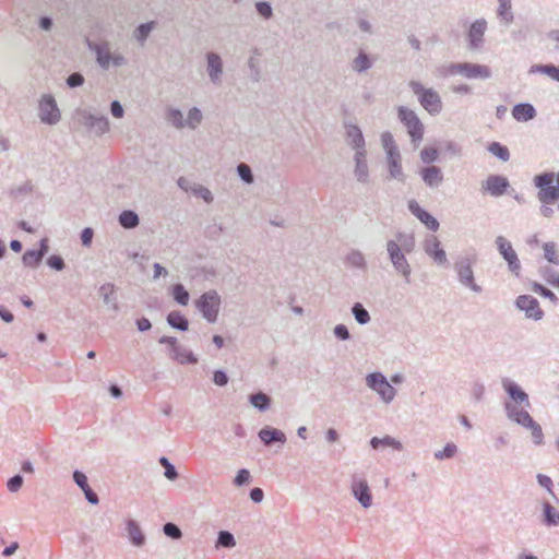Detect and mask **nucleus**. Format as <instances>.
I'll use <instances>...</instances> for the list:
<instances>
[{"instance_id": "31", "label": "nucleus", "mask_w": 559, "mask_h": 559, "mask_svg": "<svg viewBox=\"0 0 559 559\" xmlns=\"http://www.w3.org/2000/svg\"><path fill=\"white\" fill-rule=\"evenodd\" d=\"M118 222L124 229H134L140 224V217L132 210H123L118 216Z\"/></svg>"}, {"instance_id": "27", "label": "nucleus", "mask_w": 559, "mask_h": 559, "mask_svg": "<svg viewBox=\"0 0 559 559\" xmlns=\"http://www.w3.org/2000/svg\"><path fill=\"white\" fill-rule=\"evenodd\" d=\"M344 263L347 267L357 269L359 271H367V261L364 253L358 249H352L344 258Z\"/></svg>"}, {"instance_id": "34", "label": "nucleus", "mask_w": 559, "mask_h": 559, "mask_svg": "<svg viewBox=\"0 0 559 559\" xmlns=\"http://www.w3.org/2000/svg\"><path fill=\"white\" fill-rule=\"evenodd\" d=\"M253 55L248 59L249 78L252 82L258 83L261 80V70L259 67L258 57L261 55L258 48L252 50Z\"/></svg>"}, {"instance_id": "36", "label": "nucleus", "mask_w": 559, "mask_h": 559, "mask_svg": "<svg viewBox=\"0 0 559 559\" xmlns=\"http://www.w3.org/2000/svg\"><path fill=\"white\" fill-rule=\"evenodd\" d=\"M168 324L179 331H187L189 328L188 319L179 311H171L167 316Z\"/></svg>"}, {"instance_id": "60", "label": "nucleus", "mask_w": 559, "mask_h": 559, "mask_svg": "<svg viewBox=\"0 0 559 559\" xmlns=\"http://www.w3.org/2000/svg\"><path fill=\"white\" fill-rule=\"evenodd\" d=\"M528 430H531L532 440L536 445H540L544 443L543 429L537 421Z\"/></svg>"}, {"instance_id": "12", "label": "nucleus", "mask_w": 559, "mask_h": 559, "mask_svg": "<svg viewBox=\"0 0 559 559\" xmlns=\"http://www.w3.org/2000/svg\"><path fill=\"white\" fill-rule=\"evenodd\" d=\"M516 307L525 312L526 318L535 321L542 320L544 311L539 307L538 300L531 295H521L516 298Z\"/></svg>"}, {"instance_id": "2", "label": "nucleus", "mask_w": 559, "mask_h": 559, "mask_svg": "<svg viewBox=\"0 0 559 559\" xmlns=\"http://www.w3.org/2000/svg\"><path fill=\"white\" fill-rule=\"evenodd\" d=\"M409 87L417 96L419 104L430 115H438L441 112L442 100L440 95L433 88H427L418 81H411Z\"/></svg>"}, {"instance_id": "44", "label": "nucleus", "mask_w": 559, "mask_h": 559, "mask_svg": "<svg viewBox=\"0 0 559 559\" xmlns=\"http://www.w3.org/2000/svg\"><path fill=\"white\" fill-rule=\"evenodd\" d=\"M236 545L234 535L228 531H219L216 539V548H233Z\"/></svg>"}, {"instance_id": "30", "label": "nucleus", "mask_w": 559, "mask_h": 559, "mask_svg": "<svg viewBox=\"0 0 559 559\" xmlns=\"http://www.w3.org/2000/svg\"><path fill=\"white\" fill-rule=\"evenodd\" d=\"M369 443L373 450H378L380 448H386V447L392 448L396 451H401L403 449L402 442L389 435L384 436L383 438L372 437L370 439Z\"/></svg>"}, {"instance_id": "49", "label": "nucleus", "mask_w": 559, "mask_h": 559, "mask_svg": "<svg viewBox=\"0 0 559 559\" xmlns=\"http://www.w3.org/2000/svg\"><path fill=\"white\" fill-rule=\"evenodd\" d=\"M499 9L498 15L506 21V23H511L513 21V14L511 12V0H498Z\"/></svg>"}, {"instance_id": "21", "label": "nucleus", "mask_w": 559, "mask_h": 559, "mask_svg": "<svg viewBox=\"0 0 559 559\" xmlns=\"http://www.w3.org/2000/svg\"><path fill=\"white\" fill-rule=\"evenodd\" d=\"M386 164L389 170V178L396 179L403 182L405 180V174L403 173L402 169L400 152L389 153L386 155Z\"/></svg>"}, {"instance_id": "15", "label": "nucleus", "mask_w": 559, "mask_h": 559, "mask_svg": "<svg viewBox=\"0 0 559 559\" xmlns=\"http://www.w3.org/2000/svg\"><path fill=\"white\" fill-rule=\"evenodd\" d=\"M487 29V22L485 19H479L473 22L467 32L468 48L477 50L484 45V36Z\"/></svg>"}, {"instance_id": "57", "label": "nucleus", "mask_w": 559, "mask_h": 559, "mask_svg": "<svg viewBox=\"0 0 559 559\" xmlns=\"http://www.w3.org/2000/svg\"><path fill=\"white\" fill-rule=\"evenodd\" d=\"M439 152L435 147H424L420 152V158L425 164H431L438 159Z\"/></svg>"}, {"instance_id": "41", "label": "nucleus", "mask_w": 559, "mask_h": 559, "mask_svg": "<svg viewBox=\"0 0 559 559\" xmlns=\"http://www.w3.org/2000/svg\"><path fill=\"white\" fill-rule=\"evenodd\" d=\"M43 257L40 252H37L35 249L26 250L22 255V262L27 267H37L43 261Z\"/></svg>"}, {"instance_id": "62", "label": "nucleus", "mask_w": 559, "mask_h": 559, "mask_svg": "<svg viewBox=\"0 0 559 559\" xmlns=\"http://www.w3.org/2000/svg\"><path fill=\"white\" fill-rule=\"evenodd\" d=\"M257 12L264 19H270L273 15L272 7L266 1H259L255 3Z\"/></svg>"}, {"instance_id": "50", "label": "nucleus", "mask_w": 559, "mask_h": 559, "mask_svg": "<svg viewBox=\"0 0 559 559\" xmlns=\"http://www.w3.org/2000/svg\"><path fill=\"white\" fill-rule=\"evenodd\" d=\"M159 464L164 467V475L169 480H175L178 478V472L174 464L166 456H162L158 460Z\"/></svg>"}, {"instance_id": "39", "label": "nucleus", "mask_w": 559, "mask_h": 559, "mask_svg": "<svg viewBox=\"0 0 559 559\" xmlns=\"http://www.w3.org/2000/svg\"><path fill=\"white\" fill-rule=\"evenodd\" d=\"M155 27V22H147L140 24L133 32V37L143 45L147 37L150 36L151 32Z\"/></svg>"}, {"instance_id": "13", "label": "nucleus", "mask_w": 559, "mask_h": 559, "mask_svg": "<svg viewBox=\"0 0 559 559\" xmlns=\"http://www.w3.org/2000/svg\"><path fill=\"white\" fill-rule=\"evenodd\" d=\"M504 411L508 419L526 429H530L536 423L526 409L520 408L511 402L504 403Z\"/></svg>"}, {"instance_id": "24", "label": "nucleus", "mask_w": 559, "mask_h": 559, "mask_svg": "<svg viewBox=\"0 0 559 559\" xmlns=\"http://www.w3.org/2000/svg\"><path fill=\"white\" fill-rule=\"evenodd\" d=\"M512 116L516 121L526 122L536 117V109L530 103H520L512 108Z\"/></svg>"}, {"instance_id": "59", "label": "nucleus", "mask_w": 559, "mask_h": 559, "mask_svg": "<svg viewBox=\"0 0 559 559\" xmlns=\"http://www.w3.org/2000/svg\"><path fill=\"white\" fill-rule=\"evenodd\" d=\"M23 483H24L23 476L20 474H16V475L12 476L11 478H9V480L7 481L8 490L11 492L19 491L22 488Z\"/></svg>"}, {"instance_id": "35", "label": "nucleus", "mask_w": 559, "mask_h": 559, "mask_svg": "<svg viewBox=\"0 0 559 559\" xmlns=\"http://www.w3.org/2000/svg\"><path fill=\"white\" fill-rule=\"evenodd\" d=\"M543 522L547 526L559 525V511L549 502L543 503Z\"/></svg>"}, {"instance_id": "61", "label": "nucleus", "mask_w": 559, "mask_h": 559, "mask_svg": "<svg viewBox=\"0 0 559 559\" xmlns=\"http://www.w3.org/2000/svg\"><path fill=\"white\" fill-rule=\"evenodd\" d=\"M33 191V185L31 181H25L24 183L17 186V187H14L11 189V194L14 197V198H19L21 195H25V194H28Z\"/></svg>"}, {"instance_id": "29", "label": "nucleus", "mask_w": 559, "mask_h": 559, "mask_svg": "<svg viewBox=\"0 0 559 559\" xmlns=\"http://www.w3.org/2000/svg\"><path fill=\"white\" fill-rule=\"evenodd\" d=\"M170 357L178 361L179 364L183 365V364H197L198 362V358L193 355V353L191 350H189L188 348L181 346L180 344L176 345L171 350H170Z\"/></svg>"}, {"instance_id": "10", "label": "nucleus", "mask_w": 559, "mask_h": 559, "mask_svg": "<svg viewBox=\"0 0 559 559\" xmlns=\"http://www.w3.org/2000/svg\"><path fill=\"white\" fill-rule=\"evenodd\" d=\"M38 110V116L41 122L46 124L53 126L58 123L61 119V114L58 108L57 102L55 97L50 94L43 95L41 99L39 100Z\"/></svg>"}, {"instance_id": "25", "label": "nucleus", "mask_w": 559, "mask_h": 559, "mask_svg": "<svg viewBox=\"0 0 559 559\" xmlns=\"http://www.w3.org/2000/svg\"><path fill=\"white\" fill-rule=\"evenodd\" d=\"M98 294L105 305L109 306L114 311L119 310L116 287L111 283H105L98 288Z\"/></svg>"}, {"instance_id": "11", "label": "nucleus", "mask_w": 559, "mask_h": 559, "mask_svg": "<svg viewBox=\"0 0 559 559\" xmlns=\"http://www.w3.org/2000/svg\"><path fill=\"white\" fill-rule=\"evenodd\" d=\"M509 188L510 182L508 178L502 175H489L481 182V191L493 198L502 197L508 192Z\"/></svg>"}, {"instance_id": "58", "label": "nucleus", "mask_w": 559, "mask_h": 559, "mask_svg": "<svg viewBox=\"0 0 559 559\" xmlns=\"http://www.w3.org/2000/svg\"><path fill=\"white\" fill-rule=\"evenodd\" d=\"M556 68V64H552V63H547V64H533L530 70H528V73L530 74H534V73H542V74H545L547 76L550 78L554 69Z\"/></svg>"}, {"instance_id": "52", "label": "nucleus", "mask_w": 559, "mask_h": 559, "mask_svg": "<svg viewBox=\"0 0 559 559\" xmlns=\"http://www.w3.org/2000/svg\"><path fill=\"white\" fill-rule=\"evenodd\" d=\"M532 290L552 302L558 301V297L550 289L537 282L532 283Z\"/></svg>"}, {"instance_id": "63", "label": "nucleus", "mask_w": 559, "mask_h": 559, "mask_svg": "<svg viewBox=\"0 0 559 559\" xmlns=\"http://www.w3.org/2000/svg\"><path fill=\"white\" fill-rule=\"evenodd\" d=\"M46 262L50 269L56 271H62L66 266L62 257L58 254L50 255Z\"/></svg>"}, {"instance_id": "3", "label": "nucleus", "mask_w": 559, "mask_h": 559, "mask_svg": "<svg viewBox=\"0 0 559 559\" xmlns=\"http://www.w3.org/2000/svg\"><path fill=\"white\" fill-rule=\"evenodd\" d=\"M195 308L202 313V317L210 323L217 321L221 296L214 289L203 293L195 301Z\"/></svg>"}, {"instance_id": "51", "label": "nucleus", "mask_w": 559, "mask_h": 559, "mask_svg": "<svg viewBox=\"0 0 559 559\" xmlns=\"http://www.w3.org/2000/svg\"><path fill=\"white\" fill-rule=\"evenodd\" d=\"M457 453L456 444L449 442L442 450L435 452L436 460L452 459Z\"/></svg>"}, {"instance_id": "18", "label": "nucleus", "mask_w": 559, "mask_h": 559, "mask_svg": "<svg viewBox=\"0 0 559 559\" xmlns=\"http://www.w3.org/2000/svg\"><path fill=\"white\" fill-rule=\"evenodd\" d=\"M502 388L509 397L514 402L513 404H521L526 407L531 406L528 394L514 381L504 379L502 381Z\"/></svg>"}, {"instance_id": "5", "label": "nucleus", "mask_w": 559, "mask_h": 559, "mask_svg": "<svg viewBox=\"0 0 559 559\" xmlns=\"http://www.w3.org/2000/svg\"><path fill=\"white\" fill-rule=\"evenodd\" d=\"M397 115L401 122L406 127L414 146L417 147L424 136L423 122L414 110L405 106H400L397 108Z\"/></svg>"}, {"instance_id": "56", "label": "nucleus", "mask_w": 559, "mask_h": 559, "mask_svg": "<svg viewBox=\"0 0 559 559\" xmlns=\"http://www.w3.org/2000/svg\"><path fill=\"white\" fill-rule=\"evenodd\" d=\"M192 193L194 195L203 199L207 204L212 203L214 200L212 192L207 188H205L201 185H194L193 189H192Z\"/></svg>"}, {"instance_id": "37", "label": "nucleus", "mask_w": 559, "mask_h": 559, "mask_svg": "<svg viewBox=\"0 0 559 559\" xmlns=\"http://www.w3.org/2000/svg\"><path fill=\"white\" fill-rule=\"evenodd\" d=\"M395 237H396L395 241L399 243V246H401L402 251H404L406 253H411L414 251L416 241H415V237L413 234H406V233L399 231L395 235Z\"/></svg>"}, {"instance_id": "20", "label": "nucleus", "mask_w": 559, "mask_h": 559, "mask_svg": "<svg viewBox=\"0 0 559 559\" xmlns=\"http://www.w3.org/2000/svg\"><path fill=\"white\" fill-rule=\"evenodd\" d=\"M258 436L264 445H271L276 442L284 444L287 440L285 433L282 430L270 426L262 428L258 432Z\"/></svg>"}, {"instance_id": "40", "label": "nucleus", "mask_w": 559, "mask_h": 559, "mask_svg": "<svg viewBox=\"0 0 559 559\" xmlns=\"http://www.w3.org/2000/svg\"><path fill=\"white\" fill-rule=\"evenodd\" d=\"M352 313L356 322L360 325H365L370 322V314L368 310L360 304L355 302L352 307Z\"/></svg>"}, {"instance_id": "46", "label": "nucleus", "mask_w": 559, "mask_h": 559, "mask_svg": "<svg viewBox=\"0 0 559 559\" xmlns=\"http://www.w3.org/2000/svg\"><path fill=\"white\" fill-rule=\"evenodd\" d=\"M203 115L202 111L198 107H192L188 112V118L186 120V127L194 130L202 122Z\"/></svg>"}, {"instance_id": "28", "label": "nucleus", "mask_w": 559, "mask_h": 559, "mask_svg": "<svg viewBox=\"0 0 559 559\" xmlns=\"http://www.w3.org/2000/svg\"><path fill=\"white\" fill-rule=\"evenodd\" d=\"M127 534L131 544L135 547H142L145 544V535L143 534L139 523L134 520L127 522Z\"/></svg>"}, {"instance_id": "26", "label": "nucleus", "mask_w": 559, "mask_h": 559, "mask_svg": "<svg viewBox=\"0 0 559 559\" xmlns=\"http://www.w3.org/2000/svg\"><path fill=\"white\" fill-rule=\"evenodd\" d=\"M88 47L96 53V61L100 68L107 70L111 62V53L108 48V44H92L88 43Z\"/></svg>"}, {"instance_id": "1", "label": "nucleus", "mask_w": 559, "mask_h": 559, "mask_svg": "<svg viewBox=\"0 0 559 559\" xmlns=\"http://www.w3.org/2000/svg\"><path fill=\"white\" fill-rule=\"evenodd\" d=\"M440 75L450 76L461 74L467 79L487 80L491 76L489 67L471 62L451 63L439 69Z\"/></svg>"}, {"instance_id": "16", "label": "nucleus", "mask_w": 559, "mask_h": 559, "mask_svg": "<svg viewBox=\"0 0 559 559\" xmlns=\"http://www.w3.org/2000/svg\"><path fill=\"white\" fill-rule=\"evenodd\" d=\"M206 60V72L211 83L219 85L222 83L223 75V60L221 56L214 51H210L205 55Z\"/></svg>"}, {"instance_id": "55", "label": "nucleus", "mask_w": 559, "mask_h": 559, "mask_svg": "<svg viewBox=\"0 0 559 559\" xmlns=\"http://www.w3.org/2000/svg\"><path fill=\"white\" fill-rule=\"evenodd\" d=\"M381 142H382L383 148L385 150L386 155L389 153L400 152L397 146L395 145L393 135L390 132H384L381 135Z\"/></svg>"}, {"instance_id": "48", "label": "nucleus", "mask_w": 559, "mask_h": 559, "mask_svg": "<svg viewBox=\"0 0 559 559\" xmlns=\"http://www.w3.org/2000/svg\"><path fill=\"white\" fill-rule=\"evenodd\" d=\"M540 275L543 278L554 287L559 286V273L551 266H545L540 269Z\"/></svg>"}, {"instance_id": "14", "label": "nucleus", "mask_w": 559, "mask_h": 559, "mask_svg": "<svg viewBox=\"0 0 559 559\" xmlns=\"http://www.w3.org/2000/svg\"><path fill=\"white\" fill-rule=\"evenodd\" d=\"M352 493L362 508H369L372 504V496L368 483L364 478L353 477Z\"/></svg>"}, {"instance_id": "8", "label": "nucleus", "mask_w": 559, "mask_h": 559, "mask_svg": "<svg viewBox=\"0 0 559 559\" xmlns=\"http://www.w3.org/2000/svg\"><path fill=\"white\" fill-rule=\"evenodd\" d=\"M366 384L377 392L386 404L391 403L396 395V390L381 372L376 371L367 374Z\"/></svg>"}, {"instance_id": "43", "label": "nucleus", "mask_w": 559, "mask_h": 559, "mask_svg": "<svg viewBox=\"0 0 559 559\" xmlns=\"http://www.w3.org/2000/svg\"><path fill=\"white\" fill-rule=\"evenodd\" d=\"M544 257L545 259L552 264H559V250L557 249V245L552 241L545 242L543 245Z\"/></svg>"}, {"instance_id": "53", "label": "nucleus", "mask_w": 559, "mask_h": 559, "mask_svg": "<svg viewBox=\"0 0 559 559\" xmlns=\"http://www.w3.org/2000/svg\"><path fill=\"white\" fill-rule=\"evenodd\" d=\"M163 533L171 539H180L182 536L180 527L173 522H167L163 525Z\"/></svg>"}, {"instance_id": "64", "label": "nucleus", "mask_w": 559, "mask_h": 559, "mask_svg": "<svg viewBox=\"0 0 559 559\" xmlns=\"http://www.w3.org/2000/svg\"><path fill=\"white\" fill-rule=\"evenodd\" d=\"M334 336L340 341H347L350 338V333L345 324H336L333 329Z\"/></svg>"}, {"instance_id": "45", "label": "nucleus", "mask_w": 559, "mask_h": 559, "mask_svg": "<svg viewBox=\"0 0 559 559\" xmlns=\"http://www.w3.org/2000/svg\"><path fill=\"white\" fill-rule=\"evenodd\" d=\"M173 298L181 306H187L189 302V293L180 283L175 284L171 289Z\"/></svg>"}, {"instance_id": "42", "label": "nucleus", "mask_w": 559, "mask_h": 559, "mask_svg": "<svg viewBox=\"0 0 559 559\" xmlns=\"http://www.w3.org/2000/svg\"><path fill=\"white\" fill-rule=\"evenodd\" d=\"M488 152L502 162H508L510 159L509 148L499 142H491L488 145Z\"/></svg>"}, {"instance_id": "6", "label": "nucleus", "mask_w": 559, "mask_h": 559, "mask_svg": "<svg viewBox=\"0 0 559 559\" xmlns=\"http://www.w3.org/2000/svg\"><path fill=\"white\" fill-rule=\"evenodd\" d=\"M74 116L81 124L96 136L109 131V120L106 116H96L82 108L76 109Z\"/></svg>"}, {"instance_id": "23", "label": "nucleus", "mask_w": 559, "mask_h": 559, "mask_svg": "<svg viewBox=\"0 0 559 559\" xmlns=\"http://www.w3.org/2000/svg\"><path fill=\"white\" fill-rule=\"evenodd\" d=\"M346 142L352 148H361L366 146L364 134L357 124L345 122Z\"/></svg>"}, {"instance_id": "19", "label": "nucleus", "mask_w": 559, "mask_h": 559, "mask_svg": "<svg viewBox=\"0 0 559 559\" xmlns=\"http://www.w3.org/2000/svg\"><path fill=\"white\" fill-rule=\"evenodd\" d=\"M409 212L418 218L429 230L436 231L439 228V222L429 212L424 210L415 200L408 202Z\"/></svg>"}, {"instance_id": "7", "label": "nucleus", "mask_w": 559, "mask_h": 559, "mask_svg": "<svg viewBox=\"0 0 559 559\" xmlns=\"http://www.w3.org/2000/svg\"><path fill=\"white\" fill-rule=\"evenodd\" d=\"M475 263V258L460 257L454 263V270L457 274L459 282L473 290L474 293H481V287L475 282L474 271L472 269Z\"/></svg>"}, {"instance_id": "38", "label": "nucleus", "mask_w": 559, "mask_h": 559, "mask_svg": "<svg viewBox=\"0 0 559 559\" xmlns=\"http://www.w3.org/2000/svg\"><path fill=\"white\" fill-rule=\"evenodd\" d=\"M165 119L176 129H183L186 127L183 115L177 108L169 107L166 111Z\"/></svg>"}, {"instance_id": "9", "label": "nucleus", "mask_w": 559, "mask_h": 559, "mask_svg": "<svg viewBox=\"0 0 559 559\" xmlns=\"http://www.w3.org/2000/svg\"><path fill=\"white\" fill-rule=\"evenodd\" d=\"M495 243L498 252L507 262L509 271L515 276H519L521 262L511 242L506 237L498 236L495 240Z\"/></svg>"}, {"instance_id": "54", "label": "nucleus", "mask_w": 559, "mask_h": 559, "mask_svg": "<svg viewBox=\"0 0 559 559\" xmlns=\"http://www.w3.org/2000/svg\"><path fill=\"white\" fill-rule=\"evenodd\" d=\"M237 173L240 179L246 183H252L254 180L251 168L247 164H239L237 166Z\"/></svg>"}, {"instance_id": "47", "label": "nucleus", "mask_w": 559, "mask_h": 559, "mask_svg": "<svg viewBox=\"0 0 559 559\" xmlns=\"http://www.w3.org/2000/svg\"><path fill=\"white\" fill-rule=\"evenodd\" d=\"M354 175L357 181L367 183L369 181V168L367 162L355 163Z\"/></svg>"}, {"instance_id": "33", "label": "nucleus", "mask_w": 559, "mask_h": 559, "mask_svg": "<svg viewBox=\"0 0 559 559\" xmlns=\"http://www.w3.org/2000/svg\"><path fill=\"white\" fill-rule=\"evenodd\" d=\"M271 397L264 392H257L249 395V403L260 412H265L271 406Z\"/></svg>"}, {"instance_id": "32", "label": "nucleus", "mask_w": 559, "mask_h": 559, "mask_svg": "<svg viewBox=\"0 0 559 559\" xmlns=\"http://www.w3.org/2000/svg\"><path fill=\"white\" fill-rule=\"evenodd\" d=\"M350 66L355 72L364 73L372 67V60L362 49H359L357 57L352 61Z\"/></svg>"}, {"instance_id": "22", "label": "nucleus", "mask_w": 559, "mask_h": 559, "mask_svg": "<svg viewBox=\"0 0 559 559\" xmlns=\"http://www.w3.org/2000/svg\"><path fill=\"white\" fill-rule=\"evenodd\" d=\"M420 176L427 187L433 189L438 188L443 181L441 168L438 166L424 167L420 170Z\"/></svg>"}, {"instance_id": "4", "label": "nucleus", "mask_w": 559, "mask_h": 559, "mask_svg": "<svg viewBox=\"0 0 559 559\" xmlns=\"http://www.w3.org/2000/svg\"><path fill=\"white\" fill-rule=\"evenodd\" d=\"M385 248L395 272L402 275L406 283H409L412 266L406 259V252L402 251L401 246L393 239L386 241Z\"/></svg>"}, {"instance_id": "17", "label": "nucleus", "mask_w": 559, "mask_h": 559, "mask_svg": "<svg viewBox=\"0 0 559 559\" xmlns=\"http://www.w3.org/2000/svg\"><path fill=\"white\" fill-rule=\"evenodd\" d=\"M424 251L438 265H448L445 251L440 247V241L436 236L430 235L426 238L424 242Z\"/></svg>"}]
</instances>
